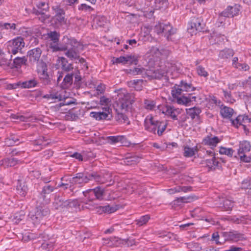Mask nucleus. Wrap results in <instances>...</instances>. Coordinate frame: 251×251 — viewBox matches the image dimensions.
<instances>
[{"label":"nucleus","mask_w":251,"mask_h":251,"mask_svg":"<svg viewBox=\"0 0 251 251\" xmlns=\"http://www.w3.org/2000/svg\"><path fill=\"white\" fill-rule=\"evenodd\" d=\"M60 34L56 31H50L47 34L48 42L49 47L52 50V51H64L66 49L63 47V38L62 42L58 43Z\"/></svg>","instance_id":"7ed1b4c3"},{"label":"nucleus","mask_w":251,"mask_h":251,"mask_svg":"<svg viewBox=\"0 0 251 251\" xmlns=\"http://www.w3.org/2000/svg\"><path fill=\"white\" fill-rule=\"evenodd\" d=\"M233 51L231 49H225L221 50L219 53V56L222 58L226 59L232 56Z\"/></svg>","instance_id":"a18cd8bd"},{"label":"nucleus","mask_w":251,"mask_h":251,"mask_svg":"<svg viewBox=\"0 0 251 251\" xmlns=\"http://www.w3.org/2000/svg\"><path fill=\"white\" fill-rule=\"evenodd\" d=\"M165 71L161 72V73H157L154 69L145 70L143 68H134L128 71V73L132 75H142L144 77H148L149 78H160L161 76L164 75Z\"/></svg>","instance_id":"20e7f679"},{"label":"nucleus","mask_w":251,"mask_h":251,"mask_svg":"<svg viewBox=\"0 0 251 251\" xmlns=\"http://www.w3.org/2000/svg\"><path fill=\"white\" fill-rule=\"evenodd\" d=\"M104 190L103 189L101 188L100 187H97L95 189H88L83 192V194L85 198L89 199L90 201H93L94 198H92L89 196V193L90 194L94 195V196L97 199L102 200L104 194Z\"/></svg>","instance_id":"9b49d317"},{"label":"nucleus","mask_w":251,"mask_h":251,"mask_svg":"<svg viewBox=\"0 0 251 251\" xmlns=\"http://www.w3.org/2000/svg\"><path fill=\"white\" fill-rule=\"evenodd\" d=\"M139 158L137 156H132L126 158L125 163L128 165H132L139 162Z\"/></svg>","instance_id":"4d7b16f0"},{"label":"nucleus","mask_w":251,"mask_h":251,"mask_svg":"<svg viewBox=\"0 0 251 251\" xmlns=\"http://www.w3.org/2000/svg\"><path fill=\"white\" fill-rule=\"evenodd\" d=\"M220 113L222 117L225 118H230L233 115V109L227 106H223L221 108Z\"/></svg>","instance_id":"c85d7f7f"},{"label":"nucleus","mask_w":251,"mask_h":251,"mask_svg":"<svg viewBox=\"0 0 251 251\" xmlns=\"http://www.w3.org/2000/svg\"><path fill=\"white\" fill-rule=\"evenodd\" d=\"M37 82L35 79H32L28 80L22 82L21 83V88H30L36 86Z\"/></svg>","instance_id":"37998d69"},{"label":"nucleus","mask_w":251,"mask_h":251,"mask_svg":"<svg viewBox=\"0 0 251 251\" xmlns=\"http://www.w3.org/2000/svg\"><path fill=\"white\" fill-rule=\"evenodd\" d=\"M110 112L103 110L102 112H91L90 114L91 117L95 118L97 120L106 119L108 118Z\"/></svg>","instance_id":"412c9836"},{"label":"nucleus","mask_w":251,"mask_h":251,"mask_svg":"<svg viewBox=\"0 0 251 251\" xmlns=\"http://www.w3.org/2000/svg\"><path fill=\"white\" fill-rule=\"evenodd\" d=\"M232 125L236 127H238L239 126H242L246 130L245 124L251 123V117L247 115H239L234 120H231Z\"/></svg>","instance_id":"f8f14e48"},{"label":"nucleus","mask_w":251,"mask_h":251,"mask_svg":"<svg viewBox=\"0 0 251 251\" xmlns=\"http://www.w3.org/2000/svg\"><path fill=\"white\" fill-rule=\"evenodd\" d=\"M222 140L221 138H219L212 134L205 137L202 140V143L205 145H207L212 147H215Z\"/></svg>","instance_id":"2eb2a0df"},{"label":"nucleus","mask_w":251,"mask_h":251,"mask_svg":"<svg viewBox=\"0 0 251 251\" xmlns=\"http://www.w3.org/2000/svg\"><path fill=\"white\" fill-rule=\"evenodd\" d=\"M154 118L151 115L147 116L145 120V127L148 131L155 134V129L154 127L156 122Z\"/></svg>","instance_id":"dca6fc26"},{"label":"nucleus","mask_w":251,"mask_h":251,"mask_svg":"<svg viewBox=\"0 0 251 251\" xmlns=\"http://www.w3.org/2000/svg\"><path fill=\"white\" fill-rule=\"evenodd\" d=\"M27 62V58L25 57H16L13 61L14 64L16 68H18L22 65L25 64Z\"/></svg>","instance_id":"c03bdc74"},{"label":"nucleus","mask_w":251,"mask_h":251,"mask_svg":"<svg viewBox=\"0 0 251 251\" xmlns=\"http://www.w3.org/2000/svg\"><path fill=\"white\" fill-rule=\"evenodd\" d=\"M150 219V216L149 215H146L141 216L138 219L135 220V224L138 226H141L145 225Z\"/></svg>","instance_id":"ea45409f"},{"label":"nucleus","mask_w":251,"mask_h":251,"mask_svg":"<svg viewBox=\"0 0 251 251\" xmlns=\"http://www.w3.org/2000/svg\"><path fill=\"white\" fill-rule=\"evenodd\" d=\"M209 153L211 154V157L209 159H206L203 160V164L212 169L218 165V162L216 160V158L214 156V154L212 151H210Z\"/></svg>","instance_id":"b1692460"},{"label":"nucleus","mask_w":251,"mask_h":251,"mask_svg":"<svg viewBox=\"0 0 251 251\" xmlns=\"http://www.w3.org/2000/svg\"><path fill=\"white\" fill-rule=\"evenodd\" d=\"M100 103L101 106H104L102 108L103 110L111 112V109L110 108L112 104L111 99L105 96L101 97L100 99Z\"/></svg>","instance_id":"aec40b11"},{"label":"nucleus","mask_w":251,"mask_h":251,"mask_svg":"<svg viewBox=\"0 0 251 251\" xmlns=\"http://www.w3.org/2000/svg\"><path fill=\"white\" fill-rule=\"evenodd\" d=\"M155 5L154 9H159L164 6L166 1L163 0H155L154 2Z\"/></svg>","instance_id":"680f3d73"},{"label":"nucleus","mask_w":251,"mask_h":251,"mask_svg":"<svg viewBox=\"0 0 251 251\" xmlns=\"http://www.w3.org/2000/svg\"><path fill=\"white\" fill-rule=\"evenodd\" d=\"M89 175L87 176L83 173H78L75 176L70 178V183L73 184H82L87 183L90 180Z\"/></svg>","instance_id":"4468645a"},{"label":"nucleus","mask_w":251,"mask_h":251,"mask_svg":"<svg viewBox=\"0 0 251 251\" xmlns=\"http://www.w3.org/2000/svg\"><path fill=\"white\" fill-rule=\"evenodd\" d=\"M144 107L146 109L152 110L156 107V102L151 99H145L144 100Z\"/></svg>","instance_id":"72a5a7b5"},{"label":"nucleus","mask_w":251,"mask_h":251,"mask_svg":"<svg viewBox=\"0 0 251 251\" xmlns=\"http://www.w3.org/2000/svg\"><path fill=\"white\" fill-rule=\"evenodd\" d=\"M223 236L225 240H231L234 242H237L242 238V235L237 231L225 232L223 233Z\"/></svg>","instance_id":"a211bd4d"},{"label":"nucleus","mask_w":251,"mask_h":251,"mask_svg":"<svg viewBox=\"0 0 251 251\" xmlns=\"http://www.w3.org/2000/svg\"><path fill=\"white\" fill-rule=\"evenodd\" d=\"M65 91L60 90V91L56 89L51 90L49 94L44 96V98L53 100L54 102L61 101L66 99V97L64 95Z\"/></svg>","instance_id":"1a4fd4ad"},{"label":"nucleus","mask_w":251,"mask_h":251,"mask_svg":"<svg viewBox=\"0 0 251 251\" xmlns=\"http://www.w3.org/2000/svg\"><path fill=\"white\" fill-rule=\"evenodd\" d=\"M176 32V29H174L172 26L169 24H165L163 34L165 36H166L167 39L172 34Z\"/></svg>","instance_id":"4c0bfd02"},{"label":"nucleus","mask_w":251,"mask_h":251,"mask_svg":"<svg viewBox=\"0 0 251 251\" xmlns=\"http://www.w3.org/2000/svg\"><path fill=\"white\" fill-rule=\"evenodd\" d=\"M127 63L130 64H137L138 62V58L135 55H127Z\"/></svg>","instance_id":"e2e57ef3"},{"label":"nucleus","mask_w":251,"mask_h":251,"mask_svg":"<svg viewBox=\"0 0 251 251\" xmlns=\"http://www.w3.org/2000/svg\"><path fill=\"white\" fill-rule=\"evenodd\" d=\"M246 153H243V154H238L240 157V159L241 161L249 163L251 161V157L250 156H247Z\"/></svg>","instance_id":"774afa93"},{"label":"nucleus","mask_w":251,"mask_h":251,"mask_svg":"<svg viewBox=\"0 0 251 251\" xmlns=\"http://www.w3.org/2000/svg\"><path fill=\"white\" fill-rule=\"evenodd\" d=\"M235 68L239 69L240 71H246L249 69L250 67L249 65L245 63H239L235 66Z\"/></svg>","instance_id":"0e129e2a"},{"label":"nucleus","mask_w":251,"mask_h":251,"mask_svg":"<svg viewBox=\"0 0 251 251\" xmlns=\"http://www.w3.org/2000/svg\"><path fill=\"white\" fill-rule=\"evenodd\" d=\"M171 93L175 100L184 95L182 93V89L178 85H175L172 88Z\"/></svg>","instance_id":"f704fd0d"},{"label":"nucleus","mask_w":251,"mask_h":251,"mask_svg":"<svg viewBox=\"0 0 251 251\" xmlns=\"http://www.w3.org/2000/svg\"><path fill=\"white\" fill-rule=\"evenodd\" d=\"M155 126H156L154 127L155 134H157L158 136H161L166 128L167 124L163 122L156 121Z\"/></svg>","instance_id":"393cba45"},{"label":"nucleus","mask_w":251,"mask_h":251,"mask_svg":"<svg viewBox=\"0 0 251 251\" xmlns=\"http://www.w3.org/2000/svg\"><path fill=\"white\" fill-rule=\"evenodd\" d=\"M224 11V14L227 17H233L238 14L239 9L235 5L234 6H228Z\"/></svg>","instance_id":"5701e85b"},{"label":"nucleus","mask_w":251,"mask_h":251,"mask_svg":"<svg viewBox=\"0 0 251 251\" xmlns=\"http://www.w3.org/2000/svg\"><path fill=\"white\" fill-rule=\"evenodd\" d=\"M157 73H161V72L165 71L166 73L164 74V75H163L161 76L162 77L163 76H166L168 74L170 73L171 74L173 73L175 71L178 72L179 70L177 69V67L175 64H172L171 63H167L165 64V67L163 66L160 67L159 69L155 70Z\"/></svg>","instance_id":"f3484780"},{"label":"nucleus","mask_w":251,"mask_h":251,"mask_svg":"<svg viewBox=\"0 0 251 251\" xmlns=\"http://www.w3.org/2000/svg\"><path fill=\"white\" fill-rule=\"evenodd\" d=\"M94 22L98 26H102L106 23V19L104 16H98L94 19Z\"/></svg>","instance_id":"8fccbe9b"},{"label":"nucleus","mask_w":251,"mask_h":251,"mask_svg":"<svg viewBox=\"0 0 251 251\" xmlns=\"http://www.w3.org/2000/svg\"><path fill=\"white\" fill-rule=\"evenodd\" d=\"M178 86L182 89V93L183 92H191L195 90V88L190 83H187L183 80L181 81Z\"/></svg>","instance_id":"2f4dec72"},{"label":"nucleus","mask_w":251,"mask_h":251,"mask_svg":"<svg viewBox=\"0 0 251 251\" xmlns=\"http://www.w3.org/2000/svg\"><path fill=\"white\" fill-rule=\"evenodd\" d=\"M112 99L121 110L116 116V120L121 123H128L127 117L123 112L127 111L134 102V98L125 89L115 90Z\"/></svg>","instance_id":"f257e3e1"},{"label":"nucleus","mask_w":251,"mask_h":251,"mask_svg":"<svg viewBox=\"0 0 251 251\" xmlns=\"http://www.w3.org/2000/svg\"><path fill=\"white\" fill-rule=\"evenodd\" d=\"M47 66L46 63L43 61H40V62L38 63L37 66V73L40 78L45 85H48L50 82V78L47 72Z\"/></svg>","instance_id":"0eeeda50"},{"label":"nucleus","mask_w":251,"mask_h":251,"mask_svg":"<svg viewBox=\"0 0 251 251\" xmlns=\"http://www.w3.org/2000/svg\"><path fill=\"white\" fill-rule=\"evenodd\" d=\"M251 145L249 141L244 140L240 142L239 144V149H238V154L246 153L250 151Z\"/></svg>","instance_id":"6ab92c4d"},{"label":"nucleus","mask_w":251,"mask_h":251,"mask_svg":"<svg viewBox=\"0 0 251 251\" xmlns=\"http://www.w3.org/2000/svg\"><path fill=\"white\" fill-rule=\"evenodd\" d=\"M17 162V160L14 158H6L0 162L1 165L3 166L4 167L14 166Z\"/></svg>","instance_id":"e433bc0d"},{"label":"nucleus","mask_w":251,"mask_h":251,"mask_svg":"<svg viewBox=\"0 0 251 251\" xmlns=\"http://www.w3.org/2000/svg\"><path fill=\"white\" fill-rule=\"evenodd\" d=\"M125 137L123 136H108L107 138V140L108 143L110 144H115L117 143H123Z\"/></svg>","instance_id":"a19ab883"},{"label":"nucleus","mask_w":251,"mask_h":251,"mask_svg":"<svg viewBox=\"0 0 251 251\" xmlns=\"http://www.w3.org/2000/svg\"><path fill=\"white\" fill-rule=\"evenodd\" d=\"M58 61L59 63L61 65V68L66 72H70L73 70V65L69 63L67 60L63 57H58Z\"/></svg>","instance_id":"4be33fe9"},{"label":"nucleus","mask_w":251,"mask_h":251,"mask_svg":"<svg viewBox=\"0 0 251 251\" xmlns=\"http://www.w3.org/2000/svg\"><path fill=\"white\" fill-rule=\"evenodd\" d=\"M196 149L194 148L185 147L184 148V155L186 157H191L195 154Z\"/></svg>","instance_id":"864d4df0"},{"label":"nucleus","mask_w":251,"mask_h":251,"mask_svg":"<svg viewBox=\"0 0 251 251\" xmlns=\"http://www.w3.org/2000/svg\"><path fill=\"white\" fill-rule=\"evenodd\" d=\"M195 97L185 96L184 95L176 99L175 100L179 104L187 105L192 101V99L195 100Z\"/></svg>","instance_id":"cd10ccee"},{"label":"nucleus","mask_w":251,"mask_h":251,"mask_svg":"<svg viewBox=\"0 0 251 251\" xmlns=\"http://www.w3.org/2000/svg\"><path fill=\"white\" fill-rule=\"evenodd\" d=\"M201 20L200 18L194 17L189 23L187 28L188 32L191 35L196 34L197 32H200L202 29Z\"/></svg>","instance_id":"6e6552de"},{"label":"nucleus","mask_w":251,"mask_h":251,"mask_svg":"<svg viewBox=\"0 0 251 251\" xmlns=\"http://www.w3.org/2000/svg\"><path fill=\"white\" fill-rule=\"evenodd\" d=\"M241 187L244 189L251 190V179H246L243 181Z\"/></svg>","instance_id":"13d9d810"},{"label":"nucleus","mask_w":251,"mask_h":251,"mask_svg":"<svg viewBox=\"0 0 251 251\" xmlns=\"http://www.w3.org/2000/svg\"><path fill=\"white\" fill-rule=\"evenodd\" d=\"M103 175L101 174H98L97 173H93L89 175L90 180H94L98 182V180H100Z\"/></svg>","instance_id":"052dcab7"},{"label":"nucleus","mask_w":251,"mask_h":251,"mask_svg":"<svg viewBox=\"0 0 251 251\" xmlns=\"http://www.w3.org/2000/svg\"><path fill=\"white\" fill-rule=\"evenodd\" d=\"M42 53V50L40 48H36L31 50L28 51L27 54L29 57V60L31 63H38L39 62V59Z\"/></svg>","instance_id":"ddd939ff"},{"label":"nucleus","mask_w":251,"mask_h":251,"mask_svg":"<svg viewBox=\"0 0 251 251\" xmlns=\"http://www.w3.org/2000/svg\"><path fill=\"white\" fill-rule=\"evenodd\" d=\"M223 207L225 210L230 211L233 207V202L231 200L226 199L223 201Z\"/></svg>","instance_id":"3c124183"},{"label":"nucleus","mask_w":251,"mask_h":251,"mask_svg":"<svg viewBox=\"0 0 251 251\" xmlns=\"http://www.w3.org/2000/svg\"><path fill=\"white\" fill-rule=\"evenodd\" d=\"M143 81L141 79H136L131 80L128 82V85L130 87L134 89L136 91H140L143 88Z\"/></svg>","instance_id":"c756f323"},{"label":"nucleus","mask_w":251,"mask_h":251,"mask_svg":"<svg viewBox=\"0 0 251 251\" xmlns=\"http://www.w3.org/2000/svg\"><path fill=\"white\" fill-rule=\"evenodd\" d=\"M92 201H90L89 199H87V200H84L81 202L83 203L82 207L84 208L89 209L90 210H93L95 209L96 207V205L92 202Z\"/></svg>","instance_id":"de8ad7c7"},{"label":"nucleus","mask_w":251,"mask_h":251,"mask_svg":"<svg viewBox=\"0 0 251 251\" xmlns=\"http://www.w3.org/2000/svg\"><path fill=\"white\" fill-rule=\"evenodd\" d=\"M219 152L221 154H225L229 156H232L234 152V151L231 148L221 147L219 150Z\"/></svg>","instance_id":"6e6d98bb"},{"label":"nucleus","mask_w":251,"mask_h":251,"mask_svg":"<svg viewBox=\"0 0 251 251\" xmlns=\"http://www.w3.org/2000/svg\"><path fill=\"white\" fill-rule=\"evenodd\" d=\"M25 43L22 37H17L8 42V50L9 53L15 54L21 51Z\"/></svg>","instance_id":"423d86ee"},{"label":"nucleus","mask_w":251,"mask_h":251,"mask_svg":"<svg viewBox=\"0 0 251 251\" xmlns=\"http://www.w3.org/2000/svg\"><path fill=\"white\" fill-rule=\"evenodd\" d=\"M49 214V209L47 207L38 208L35 214H30V218L34 224H38L43 217Z\"/></svg>","instance_id":"9d476101"},{"label":"nucleus","mask_w":251,"mask_h":251,"mask_svg":"<svg viewBox=\"0 0 251 251\" xmlns=\"http://www.w3.org/2000/svg\"><path fill=\"white\" fill-rule=\"evenodd\" d=\"M46 6V3L44 2H39V3L37 5V6L39 9H42V10L41 11H38L37 13L39 15H41V17H39V19L42 22H44L46 19H47L48 17V16L44 14V11H46V9L47 8V6H46V7L44 8V7Z\"/></svg>","instance_id":"7c9ffc66"},{"label":"nucleus","mask_w":251,"mask_h":251,"mask_svg":"<svg viewBox=\"0 0 251 251\" xmlns=\"http://www.w3.org/2000/svg\"><path fill=\"white\" fill-rule=\"evenodd\" d=\"M197 71L199 75L204 77L208 76V74L205 70L204 68L201 66H199L197 68Z\"/></svg>","instance_id":"bf43d9fd"},{"label":"nucleus","mask_w":251,"mask_h":251,"mask_svg":"<svg viewBox=\"0 0 251 251\" xmlns=\"http://www.w3.org/2000/svg\"><path fill=\"white\" fill-rule=\"evenodd\" d=\"M73 74H68L65 76L61 84V87L63 89L69 88L73 83Z\"/></svg>","instance_id":"a878e982"},{"label":"nucleus","mask_w":251,"mask_h":251,"mask_svg":"<svg viewBox=\"0 0 251 251\" xmlns=\"http://www.w3.org/2000/svg\"><path fill=\"white\" fill-rule=\"evenodd\" d=\"M149 53L151 55H149V56H150L151 55L152 57L151 59H153V60H154L155 59V58L159 57L160 55V51L156 47H152L150 50Z\"/></svg>","instance_id":"5fc2aeb1"},{"label":"nucleus","mask_w":251,"mask_h":251,"mask_svg":"<svg viewBox=\"0 0 251 251\" xmlns=\"http://www.w3.org/2000/svg\"><path fill=\"white\" fill-rule=\"evenodd\" d=\"M227 17V16H226L225 14H224V11L220 13L217 21L215 24L218 27L224 25L226 18Z\"/></svg>","instance_id":"09e8293b"},{"label":"nucleus","mask_w":251,"mask_h":251,"mask_svg":"<svg viewBox=\"0 0 251 251\" xmlns=\"http://www.w3.org/2000/svg\"><path fill=\"white\" fill-rule=\"evenodd\" d=\"M65 204L66 208H77L80 205L78 201L77 200H66Z\"/></svg>","instance_id":"79ce46f5"},{"label":"nucleus","mask_w":251,"mask_h":251,"mask_svg":"<svg viewBox=\"0 0 251 251\" xmlns=\"http://www.w3.org/2000/svg\"><path fill=\"white\" fill-rule=\"evenodd\" d=\"M96 212L100 214L103 212L112 213L115 210L114 208L110 207L109 205L104 206H97L95 208Z\"/></svg>","instance_id":"58836bf2"},{"label":"nucleus","mask_w":251,"mask_h":251,"mask_svg":"<svg viewBox=\"0 0 251 251\" xmlns=\"http://www.w3.org/2000/svg\"><path fill=\"white\" fill-rule=\"evenodd\" d=\"M53 183H52L50 184H46L43 188L41 195L43 197V199L45 198V194H49L54 191L55 189V184Z\"/></svg>","instance_id":"c9c22d12"},{"label":"nucleus","mask_w":251,"mask_h":251,"mask_svg":"<svg viewBox=\"0 0 251 251\" xmlns=\"http://www.w3.org/2000/svg\"><path fill=\"white\" fill-rule=\"evenodd\" d=\"M157 109L159 112L171 118L174 120H177L178 115L182 112L181 109L170 105H158Z\"/></svg>","instance_id":"39448f33"},{"label":"nucleus","mask_w":251,"mask_h":251,"mask_svg":"<svg viewBox=\"0 0 251 251\" xmlns=\"http://www.w3.org/2000/svg\"><path fill=\"white\" fill-rule=\"evenodd\" d=\"M52 9L55 13V16L64 15L65 12L63 9L61 8L60 6L56 5L52 7Z\"/></svg>","instance_id":"338daca9"},{"label":"nucleus","mask_w":251,"mask_h":251,"mask_svg":"<svg viewBox=\"0 0 251 251\" xmlns=\"http://www.w3.org/2000/svg\"><path fill=\"white\" fill-rule=\"evenodd\" d=\"M63 47L66 49L64 50H67L65 54L70 59L73 60H76L79 59V54L80 52L82 50V46L75 39L73 38H69L67 36L63 37Z\"/></svg>","instance_id":"f03ea898"},{"label":"nucleus","mask_w":251,"mask_h":251,"mask_svg":"<svg viewBox=\"0 0 251 251\" xmlns=\"http://www.w3.org/2000/svg\"><path fill=\"white\" fill-rule=\"evenodd\" d=\"M27 188L25 185L19 184L17 186V193L22 196H25L27 192Z\"/></svg>","instance_id":"603ef678"},{"label":"nucleus","mask_w":251,"mask_h":251,"mask_svg":"<svg viewBox=\"0 0 251 251\" xmlns=\"http://www.w3.org/2000/svg\"><path fill=\"white\" fill-rule=\"evenodd\" d=\"M65 201L60 197H55L53 206L56 209L63 210L66 208Z\"/></svg>","instance_id":"bb28decb"},{"label":"nucleus","mask_w":251,"mask_h":251,"mask_svg":"<svg viewBox=\"0 0 251 251\" xmlns=\"http://www.w3.org/2000/svg\"><path fill=\"white\" fill-rule=\"evenodd\" d=\"M0 27L2 29L9 30L10 31L17 30L16 25L14 23H1L0 24Z\"/></svg>","instance_id":"49530a36"},{"label":"nucleus","mask_w":251,"mask_h":251,"mask_svg":"<svg viewBox=\"0 0 251 251\" xmlns=\"http://www.w3.org/2000/svg\"><path fill=\"white\" fill-rule=\"evenodd\" d=\"M165 24L159 23L155 26V31L158 34H163Z\"/></svg>","instance_id":"69168bd1"},{"label":"nucleus","mask_w":251,"mask_h":251,"mask_svg":"<svg viewBox=\"0 0 251 251\" xmlns=\"http://www.w3.org/2000/svg\"><path fill=\"white\" fill-rule=\"evenodd\" d=\"M194 198L192 196L183 197L175 200L173 201L174 205H180L181 203L191 202L193 201Z\"/></svg>","instance_id":"473e14b6"}]
</instances>
